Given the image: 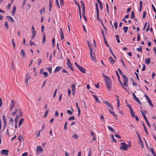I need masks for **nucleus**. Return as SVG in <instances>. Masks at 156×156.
Instances as JSON below:
<instances>
[{
  "label": "nucleus",
  "instance_id": "nucleus-63",
  "mask_svg": "<svg viewBox=\"0 0 156 156\" xmlns=\"http://www.w3.org/2000/svg\"><path fill=\"white\" fill-rule=\"evenodd\" d=\"M117 21H115L114 23V25L116 29H117Z\"/></svg>",
  "mask_w": 156,
  "mask_h": 156
},
{
  "label": "nucleus",
  "instance_id": "nucleus-54",
  "mask_svg": "<svg viewBox=\"0 0 156 156\" xmlns=\"http://www.w3.org/2000/svg\"><path fill=\"white\" fill-rule=\"evenodd\" d=\"M127 105L129 108V109L130 111H131L133 110V109L131 107L130 105L127 103Z\"/></svg>",
  "mask_w": 156,
  "mask_h": 156
},
{
  "label": "nucleus",
  "instance_id": "nucleus-3",
  "mask_svg": "<svg viewBox=\"0 0 156 156\" xmlns=\"http://www.w3.org/2000/svg\"><path fill=\"white\" fill-rule=\"evenodd\" d=\"M128 146L125 142H122L120 144V149L124 151H126L128 148Z\"/></svg>",
  "mask_w": 156,
  "mask_h": 156
},
{
  "label": "nucleus",
  "instance_id": "nucleus-6",
  "mask_svg": "<svg viewBox=\"0 0 156 156\" xmlns=\"http://www.w3.org/2000/svg\"><path fill=\"white\" fill-rule=\"evenodd\" d=\"M67 64L68 67L71 69L72 70H74V69L73 67V66L71 64L69 59L68 58H67Z\"/></svg>",
  "mask_w": 156,
  "mask_h": 156
},
{
  "label": "nucleus",
  "instance_id": "nucleus-16",
  "mask_svg": "<svg viewBox=\"0 0 156 156\" xmlns=\"http://www.w3.org/2000/svg\"><path fill=\"white\" fill-rule=\"evenodd\" d=\"M20 54L21 55L23 58H25V51L23 49H22L20 51Z\"/></svg>",
  "mask_w": 156,
  "mask_h": 156
},
{
  "label": "nucleus",
  "instance_id": "nucleus-61",
  "mask_svg": "<svg viewBox=\"0 0 156 156\" xmlns=\"http://www.w3.org/2000/svg\"><path fill=\"white\" fill-rule=\"evenodd\" d=\"M67 112L69 115H72L73 114L72 112L69 110H67Z\"/></svg>",
  "mask_w": 156,
  "mask_h": 156
},
{
  "label": "nucleus",
  "instance_id": "nucleus-62",
  "mask_svg": "<svg viewBox=\"0 0 156 156\" xmlns=\"http://www.w3.org/2000/svg\"><path fill=\"white\" fill-rule=\"evenodd\" d=\"M95 5H96V9L97 12H99V9H98V4L97 2H96L95 3Z\"/></svg>",
  "mask_w": 156,
  "mask_h": 156
},
{
  "label": "nucleus",
  "instance_id": "nucleus-31",
  "mask_svg": "<svg viewBox=\"0 0 156 156\" xmlns=\"http://www.w3.org/2000/svg\"><path fill=\"white\" fill-rule=\"evenodd\" d=\"M3 119L4 121V127L6 126V122L5 120V116L3 115Z\"/></svg>",
  "mask_w": 156,
  "mask_h": 156
},
{
  "label": "nucleus",
  "instance_id": "nucleus-29",
  "mask_svg": "<svg viewBox=\"0 0 156 156\" xmlns=\"http://www.w3.org/2000/svg\"><path fill=\"white\" fill-rule=\"evenodd\" d=\"M18 140L19 141H20L21 142H22V141L21 139H23V138L22 136L21 135V134H19V136L18 137Z\"/></svg>",
  "mask_w": 156,
  "mask_h": 156
},
{
  "label": "nucleus",
  "instance_id": "nucleus-20",
  "mask_svg": "<svg viewBox=\"0 0 156 156\" xmlns=\"http://www.w3.org/2000/svg\"><path fill=\"white\" fill-rule=\"evenodd\" d=\"M133 99L135 100L136 101L138 104H139L140 105H141V102H140V100H139V99L137 98L136 96Z\"/></svg>",
  "mask_w": 156,
  "mask_h": 156
},
{
  "label": "nucleus",
  "instance_id": "nucleus-10",
  "mask_svg": "<svg viewBox=\"0 0 156 156\" xmlns=\"http://www.w3.org/2000/svg\"><path fill=\"white\" fill-rule=\"evenodd\" d=\"M103 102L111 109H113L112 105L108 101H103Z\"/></svg>",
  "mask_w": 156,
  "mask_h": 156
},
{
  "label": "nucleus",
  "instance_id": "nucleus-53",
  "mask_svg": "<svg viewBox=\"0 0 156 156\" xmlns=\"http://www.w3.org/2000/svg\"><path fill=\"white\" fill-rule=\"evenodd\" d=\"M150 150L153 154H155L154 152L153 148L151 147L150 146Z\"/></svg>",
  "mask_w": 156,
  "mask_h": 156
},
{
  "label": "nucleus",
  "instance_id": "nucleus-7",
  "mask_svg": "<svg viewBox=\"0 0 156 156\" xmlns=\"http://www.w3.org/2000/svg\"><path fill=\"white\" fill-rule=\"evenodd\" d=\"M140 112H141V113L142 114V115H143V116L144 117L148 126L149 127H150V125L149 123V122H148V120H147V119L146 116L145 115L144 113L143 112V111L142 110L140 111Z\"/></svg>",
  "mask_w": 156,
  "mask_h": 156
},
{
  "label": "nucleus",
  "instance_id": "nucleus-39",
  "mask_svg": "<svg viewBox=\"0 0 156 156\" xmlns=\"http://www.w3.org/2000/svg\"><path fill=\"white\" fill-rule=\"evenodd\" d=\"M110 136L112 139V141L114 142H116V140L114 138V136L112 135H111Z\"/></svg>",
  "mask_w": 156,
  "mask_h": 156
},
{
  "label": "nucleus",
  "instance_id": "nucleus-24",
  "mask_svg": "<svg viewBox=\"0 0 156 156\" xmlns=\"http://www.w3.org/2000/svg\"><path fill=\"white\" fill-rule=\"evenodd\" d=\"M92 95L94 98L95 99V101L98 103H100V101L98 99V98L95 95L93 94Z\"/></svg>",
  "mask_w": 156,
  "mask_h": 156
},
{
  "label": "nucleus",
  "instance_id": "nucleus-11",
  "mask_svg": "<svg viewBox=\"0 0 156 156\" xmlns=\"http://www.w3.org/2000/svg\"><path fill=\"white\" fill-rule=\"evenodd\" d=\"M115 73H116V74L118 77V80H119V82L120 83V84L121 85V86H122V82L121 81L120 79V76H119V73L118 72V71L116 70L115 71Z\"/></svg>",
  "mask_w": 156,
  "mask_h": 156
},
{
  "label": "nucleus",
  "instance_id": "nucleus-2",
  "mask_svg": "<svg viewBox=\"0 0 156 156\" xmlns=\"http://www.w3.org/2000/svg\"><path fill=\"white\" fill-rule=\"evenodd\" d=\"M122 77L123 80V85L126 87H127L128 86V79L125 75H123Z\"/></svg>",
  "mask_w": 156,
  "mask_h": 156
},
{
  "label": "nucleus",
  "instance_id": "nucleus-56",
  "mask_svg": "<svg viewBox=\"0 0 156 156\" xmlns=\"http://www.w3.org/2000/svg\"><path fill=\"white\" fill-rule=\"evenodd\" d=\"M110 113L112 114L115 118H117V115H115V113L113 112L112 111V112H110Z\"/></svg>",
  "mask_w": 156,
  "mask_h": 156
},
{
  "label": "nucleus",
  "instance_id": "nucleus-17",
  "mask_svg": "<svg viewBox=\"0 0 156 156\" xmlns=\"http://www.w3.org/2000/svg\"><path fill=\"white\" fill-rule=\"evenodd\" d=\"M10 118V120L9 121V124L11 126H13V120L12 118Z\"/></svg>",
  "mask_w": 156,
  "mask_h": 156
},
{
  "label": "nucleus",
  "instance_id": "nucleus-52",
  "mask_svg": "<svg viewBox=\"0 0 156 156\" xmlns=\"http://www.w3.org/2000/svg\"><path fill=\"white\" fill-rule=\"evenodd\" d=\"M115 37L117 39V42L119 43L120 42V41L119 39V36L118 35H116L115 36Z\"/></svg>",
  "mask_w": 156,
  "mask_h": 156
},
{
  "label": "nucleus",
  "instance_id": "nucleus-22",
  "mask_svg": "<svg viewBox=\"0 0 156 156\" xmlns=\"http://www.w3.org/2000/svg\"><path fill=\"white\" fill-rule=\"evenodd\" d=\"M16 10V7L15 5H14L13 8L12 10V12H11L12 15H13V16L14 15Z\"/></svg>",
  "mask_w": 156,
  "mask_h": 156
},
{
  "label": "nucleus",
  "instance_id": "nucleus-8",
  "mask_svg": "<svg viewBox=\"0 0 156 156\" xmlns=\"http://www.w3.org/2000/svg\"><path fill=\"white\" fill-rule=\"evenodd\" d=\"M15 104V101L13 100H12L10 105V110L11 111L14 108Z\"/></svg>",
  "mask_w": 156,
  "mask_h": 156
},
{
  "label": "nucleus",
  "instance_id": "nucleus-30",
  "mask_svg": "<svg viewBox=\"0 0 156 156\" xmlns=\"http://www.w3.org/2000/svg\"><path fill=\"white\" fill-rule=\"evenodd\" d=\"M139 143L140 144L141 147L143 148L144 147V144L141 139L139 140Z\"/></svg>",
  "mask_w": 156,
  "mask_h": 156
},
{
  "label": "nucleus",
  "instance_id": "nucleus-38",
  "mask_svg": "<svg viewBox=\"0 0 156 156\" xmlns=\"http://www.w3.org/2000/svg\"><path fill=\"white\" fill-rule=\"evenodd\" d=\"M87 43L88 44V45L89 48L90 49V50H92V49L91 46V44H90V42L88 41H87Z\"/></svg>",
  "mask_w": 156,
  "mask_h": 156
},
{
  "label": "nucleus",
  "instance_id": "nucleus-32",
  "mask_svg": "<svg viewBox=\"0 0 156 156\" xmlns=\"http://www.w3.org/2000/svg\"><path fill=\"white\" fill-rule=\"evenodd\" d=\"M3 119L4 121V127L6 126V122L5 120V116L3 115Z\"/></svg>",
  "mask_w": 156,
  "mask_h": 156
},
{
  "label": "nucleus",
  "instance_id": "nucleus-48",
  "mask_svg": "<svg viewBox=\"0 0 156 156\" xmlns=\"http://www.w3.org/2000/svg\"><path fill=\"white\" fill-rule=\"evenodd\" d=\"M135 17L134 12L133 11L131 12V18L132 19H133Z\"/></svg>",
  "mask_w": 156,
  "mask_h": 156
},
{
  "label": "nucleus",
  "instance_id": "nucleus-36",
  "mask_svg": "<svg viewBox=\"0 0 156 156\" xmlns=\"http://www.w3.org/2000/svg\"><path fill=\"white\" fill-rule=\"evenodd\" d=\"M4 26L6 28V29L8 30L9 28V26L8 24V22L7 21H6L4 23Z\"/></svg>",
  "mask_w": 156,
  "mask_h": 156
},
{
  "label": "nucleus",
  "instance_id": "nucleus-34",
  "mask_svg": "<svg viewBox=\"0 0 156 156\" xmlns=\"http://www.w3.org/2000/svg\"><path fill=\"white\" fill-rule=\"evenodd\" d=\"M72 92H74V91H75V85L74 84H73L72 85Z\"/></svg>",
  "mask_w": 156,
  "mask_h": 156
},
{
  "label": "nucleus",
  "instance_id": "nucleus-27",
  "mask_svg": "<svg viewBox=\"0 0 156 156\" xmlns=\"http://www.w3.org/2000/svg\"><path fill=\"white\" fill-rule=\"evenodd\" d=\"M6 17L9 19V21H11L12 23L13 22L14 20L11 16H7Z\"/></svg>",
  "mask_w": 156,
  "mask_h": 156
},
{
  "label": "nucleus",
  "instance_id": "nucleus-43",
  "mask_svg": "<svg viewBox=\"0 0 156 156\" xmlns=\"http://www.w3.org/2000/svg\"><path fill=\"white\" fill-rule=\"evenodd\" d=\"M36 34V32H32V36L31 37V38L33 39L34 38L35 35Z\"/></svg>",
  "mask_w": 156,
  "mask_h": 156
},
{
  "label": "nucleus",
  "instance_id": "nucleus-26",
  "mask_svg": "<svg viewBox=\"0 0 156 156\" xmlns=\"http://www.w3.org/2000/svg\"><path fill=\"white\" fill-rule=\"evenodd\" d=\"M150 62V58H148L145 59V63L146 64H149Z\"/></svg>",
  "mask_w": 156,
  "mask_h": 156
},
{
  "label": "nucleus",
  "instance_id": "nucleus-1",
  "mask_svg": "<svg viewBox=\"0 0 156 156\" xmlns=\"http://www.w3.org/2000/svg\"><path fill=\"white\" fill-rule=\"evenodd\" d=\"M105 78L104 79V80L107 86V88L108 90H110L112 83L111 80L108 76H105Z\"/></svg>",
  "mask_w": 156,
  "mask_h": 156
},
{
  "label": "nucleus",
  "instance_id": "nucleus-37",
  "mask_svg": "<svg viewBox=\"0 0 156 156\" xmlns=\"http://www.w3.org/2000/svg\"><path fill=\"white\" fill-rule=\"evenodd\" d=\"M49 112V110L48 109H47L46 112H45L44 114L43 115V117L44 118H46L47 115L48 113Z\"/></svg>",
  "mask_w": 156,
  "mask_h": 156
},
{
  "label": "nucleus",
  "instance_id": "nucleus-5",
  "mask_svg": "<svg viewBox=\"0 0 156 156\" xmlns=\"http://www.w3.org/2000/svg\"><path fill=\"white\" fill-rule=\"evenodd\" d=\"M43 151V149H42L41 146H39L37 147L36 151L37 154H41V152H42Z\"/></svg>",
  "mask_w": 156,
  "mask_h": 156
},
{
  "label": "nucleus",
  "instance_id": "nucleus-46",
  "mask_svg": "<svg viewBox=\"0 0 156 156\" xmlns=\"http://www.w3.org/2000/svg\"><path fill=\"white\" fill-rule=\"evenodd\" d=\"M108 129L110 131H112L114 132H115L114 130L113 129V128L112 127H111L110 126H108Z\"/></svg>",
  "mask_w": 156,
  "mask_h": 156
},
{
  "label": "nucleus",
  "instance_id": "nucleus-44",
  "mask_svg": "<svg viewBox=\"0 0 156 156\" xmlns=\"http://www.w3.org/2000/svg\"><path fill=\"white\" fill-rule=\"evenodd\" d=\"M55 0V2L56 4V5L58 7V8H60V6L58 2V0Z\"/></svg>",
  "mask_w": 156,
  "mask_h": 156
},
{
  "label": "nucleus",
  "instance_id": "nucleus-13",
  "mask_svg": "<svg viewBox=\"0 0 156 156\" xmlns=\"http://www.w3.org/2000/svg\"><path fill=\"white\" fill-rule=\"evenodd\" d=\"M2 152L1 153L2 154H5L6 155H8V152H9V150L8 149L6 150H2Z\"/></svg>",
  "mask_w": 156,
  "mask_h": 156
},
{
  "label": "nucleus",
  "instance_id": "nucleus-4",
  "mask_svg": "<svg viewBox=\"0 0 156 156\" xmlns=\"http://www.w3.org/2000/svg\"><path fill=\"white\" fill-rule=\"evenodd\" d=\"M93 50H90V55L91 59L94 61L95 62H96V60L95 57V55L94 53H92Z\"/></svg>",
  "mask_w": 156,
  "mask_h": 156
},
{
  "label": "nucleus",
  "instance_id": "nucleus-51",
  "mask_svg": "<svg viewBox=\"0 0 156 156\" xmlns=\"http://www.w3.org/2000/svg\"><path fill=\"white\" fill-rule=\"evenodd\" d=\"M47 69L48 71L51 74V73L52 68L51 67H48L47 68Z\"/></svg>",
  "mask_w": 156,
  "mask_h": 156
},
{
  "label": "nucleus",
  "instance_id": "nucleus-23",
  "mask_svg": "<svg viewBox=\"0 0 156 156\" xmlns=\"http://www.w3.org/2000/svg\"><path fill=\"white\" fill-rule=\"evenodd\" d=\"M24 119L23 118H21L19 122V127L22 124L23 121Z\"/></svg>",
  "mask_w": 156,
  "mask_h": 156
},
{
  "label": "nucleus",
  "instance_id": "nucleus-40",
  "mask_svg": "<svg viewBox=\"0 0 156 156\" xmlns=\"http://www.w3.org/2000/svg\"><path fill=\"white\" fill-rule=\"evenodd\" d=\"M52 7V5L51 3V0H49V11H51V9Z\"/></svg>",
  "mask_w": 156,
  "mask_h": 156
},
{
  "label": "nucleus",
  "instance_id": "nucleus-41",
  "mask_svg": "<svg viewBox=\"0 0 156 156\" xmlns=\"http://www.w3.org/2000/svg\"><path fill=\"white\" fill-rule=\"evenodd\" d=\"M130 113L131 116L133 118H134L135 116V113L133 111V110H132L131 111H130Z\"/></svg>",
  "mask_w": 156,
  "mask_h": 156
},
{
  "label": "nucleus",
  "instance_id": "nucleus-57",
  "mask_svg": "<svg viewBox=\"0 0 156 156\" xmlns=\"http://www.w3.org/2000/svg\"><path fill=\"white\" fill-rule=\"evenodd\" d=\"M18 111L17 108L12 113V114L13 115H15L16 113L18 112Z\"/></svg>",
  "mask_w": 156,
  "mask_h": 156
},
{
  "label": "nucleus",
  "instance_id": "nucleus-45",
  "mask_svg": "<svg viewBox=\"0 0 156 156\" xmlns=\"http://www.w3.org/2000/svg\"><path fill=\"white\" fill-rule=\"evenodd\" d=\"M43 74L44 75V77H47L48 76V73L47 72H44L43 73Z\"/></svg>",
  "mask_w": 156,
  "mask_h": 156
},
{
  "label": "nucleus",
  "instance_id": "nucleus-9",
  "mask_svg": "<svg viewBox=\"0 0 156 156\" xmlns=\"http://www.w3.org/2000/svg\"><path fill=\"white\" fill-rule=\"evenodd\" d=\"M31 78V77L29 75L28 73H27L25 76V81L27 84L28 81Z\"/></svg>",
  "mask_w": 156,
  "mask_h": 156
},
{
  "label": "nucleus",
  "instance_id": "nucleus-18",
  "mask_svg": "<svg viewBox=\"0 0 156 156\" xmlns=\"http://www.w3.org/2000/svg\"><path fill=\"white\" fill-rule=\"evenodd\" d=\"M80 2L82 8V11H85V5L84 2L82 1H81Z\"/></svg>",
  "mask_w": 156,
  "mask_h": 156
},
{
  "label": "nucleus",
  "instance_id": "nucleus-60",
  "mask_svg": "<svg viewBox=\"0 0 156 156\" xmlns=\"http://www.w3.org/2000/svg\"><path fill=\"white\" fill-rule=\"evenodd\" d=\"M73 137L76 139H78V136L77 134H75L73 135Z\"/></svg>",
  "mask_w": 156,
  "mask_h": 156
},
{
  "label": "nucleus",
  "instance_id": "nucleus-35",
  "mask_svg": "<svg viewBox=\"0 0 156 156\" xmlns=\"http://www.w3.org/2000/svg\"><path fill=\"white\" fill-rule=\"evenodd\" d=\"M128 29V27H124L123 28V30L125 33H126Z\"/></svg>",
  "mask_w": 156,
  "mask_h": 156
},
{
  "label": "nucleus",
  "instance_id": "nucleus-64",
  "mask_svg": "<svg viewBox=\"0 0 156 156\" xmlns=\"http://www.w3.org/2000/svg\"><path fill=\"white\" fill-rule=\"evenodd\" d=\"M44 25H42L41 26V31L42 33H44Z\"/></svg>",
  "mask_w": 156,
  "mask_h": 156
},
{
  "label": "nucleus",
  "instance_id": "nucleus-15",
  "mask_svg": "<svg viewBox=\"0 0 156 156\" xmlns=\"http://www.w3.org/2000/svg\"><path fill=\"white\" fill-rule=\"evenodd\" d=\"M97 17L98 20L99 21H100L101 24H103V22L102 20L99 17V12H97Z\"/></svg>",
  "mask_w": 156,
  "mask_h": 156
},
{
  "label": "nucleus",
  "instance_id": "nucleus-55",
  "mask_svg": "<svg viewBox=\"0 0 156 156\" xmlns=\"http://www.w3.org/2000/svg\"><path fill=\"white\" fill-rule=\"evenodd\" d=\"M41 132V131H37L36 132V135L37 136V137H38L40 136V133Z\"/></svg>",
  "mask_w": 156,
  "mask_h": 156
},
{
  "label": "nucleus",
  "instance_id": "nucleus-59",
  "mask_svg": "<svg viewBox=\"0 0 156 156\" xmlns=\"http://www.w3.org/2000/svg\"><path fill=\"white\" fill-rule=\"evenodd\" d=\"M135 132L136 133V134H137V136L138 137V139H139V140H141V138H140V135L139 134V133L137 132V131H135Z\"/></svg>",
  "mask_w": 156,
  "mask_h": 156
},
{
  "label": "nucleus",
  "instance_id": "nucleus-28",
  "mask_svg": "<svg viewBox=\"0 0 156 156\" xmlns=\"http://www.w3.org/2000/svg\"><path fill=\"white\" fill-rule=\"evenodd\" d=\"M85 11H82V16L83 18L84 19L85 21H86L87 20V18L85 16Z\"/></svg>",
  "mask_w": 156,
  "mask_h": 156
},
{
  "label": "nucleus",
  "instance_id": "nucleus-50",
  "mask_svg": "<svg viewBox=\"0 0 156 156\" xmlns=\"http://www.w3.org/2000/svg\"><path fill=\"white\" fill-rule=\"evenodd\" d=\"M142 48L141 47V46H140L139 48H136V49L138 51H140L141 52H142Z\"/></svg>",
  "mask_w": 156,
  "mask_h": 156
},
{
  "label": "nucleus",
  "instance_id": "nucleus-21",
  "mask_svg": "<svg viewBox=\"0 0 156 156\" xmlns=\"http://www.w3.org/2000/svg\"><path fill=\"white\" fill-rule=\"evenodd\" d=\"M62 69V67L59 66H58L55 69V73H56L59 71L60 70Z\"/></svg>",
  "mask_w": 156,
  "mask_h": 156
},
{
  "label": "nucleus",
  "instance_id": "nucleus-19",
  "mask_svg": "<svg viewBox=\"0 0 156 156\" xmlns=\"http://www.w3.org/2000/svg\"><path fill=\"white\" fill-rule=\"evenodd\" d=\"M60 29L61 31V32L60 33V34L61 37V40H62L64 38V35L62 28H60Z\"/></svg>",
  "mask_w": 156,
  "mask_h": 156
},
{
  "label": "nucleus",
  "instance_id": "nucleus-33",
  "mask_svg": "<svg viewBox=\"0 0 156 156\" xmlns=\"http://www.w3.org/2000/svg\"><path fill=\"white\" fill-rule=\"evenodd\" d=\"M45 40H46L45 35V34H43V35L42 43H44L45 42Z\"/></svg>",
  "mask_w": 156,
  "mask_h": 156
},
{
  "label": "nucleus",
  "instance_id": "nucleus-12",
  "mask_svg": "<svg viewBox=\"0 0 156 156\" xmlns=\"http://www.w3.org/2000/svg\"><path fill=\"white\" fill-rule=\"evenodd\" d=\"M83 73H86V70L85 69L82 67L81 66H80L78 68Z\"/></svg>",
  "mask_w": 156,
  "mask_h": 156
},
{
  "label": "nucleus",
  "instance_id": "nucleus-49",
  "mask_svg": "<svg viewBox=\"0 0 156 156\" xmlns=\"http://www.w3.org/2000/svg\"><path fill=\"white\" fill-rule=\"evenodd\" d=\"M12 44L13 46V48H14V49H15L16 44H15V42L13 40V39H12Z\"/></svg>",
  "mask_w": 156,
  "mask_h": 156
},
{
  "label": "nucleus",
  "instance_id": "nucleus-47",
  "mask_svg": "<svg viewBox=\"0 0 156 156\" xmlns=\"http://www.w3.org/2000/svg\"><path fill=\"white\" fill-rule=\"evenodd\" d=\"M146 14H147V13H146V11H144L143 14V15L142 16V18L143 19H144L145 18V17Z\"/></svg>",
  "mask_w": 156,
  "mask_h": 156
},
{
  "label": "nucleus",
  "instance_id": "nucleus-14",
  "mask_svg": "<svg viewBox=\"0 0 156 156\" xmlns=\"http://www.w3.org/2000/svg\"><path fill=\"white\" fill-rule=\"evenodd\" d=\"M116 98V100H117V108L118 109L120 105V103H119V96L117 95H115Z\"/></svg>",
  "mask_w": 156,
  "mask_h": 156
},
{
  "label": "nucleus",
  "instance_id": "nucleus-25",
  "mask_svg": "<svg viewBox=\"0 0 156 156\" xmlns=\"http://www.w3.org/2000/svg\"><path fill=\"white\" fill-rule=\"evenodd\" d=\"M109 59L110 62L112 64H113L115 62V60H114L113 58L111 57H109Z\"/></svg>",
  "mask_w": 156,
  "mask_h": 156
},
{
  "label": "nucleus",
  "instance_id": "nucleus-42",
  "mask_svg": "<svg viewBox=\"0 0 156 156\" xmlns=\"http://www.w3.org/2000/svg\"><path fill=\"white\" fill-rule=\"evenodd\" d=\"M75 119V117L74 116H72L69 117V119L68 120H73Z\"/></svg>",
  "mask_w": 156,
  "mask_h": 156
},
{
  "label": "nucleus",
  "instance_id": "nucleus-58",
  "mask_svg": "<svg viewBox=\"0 0 156 156\" xmlns=\"http://www.w3.org/2000/svg\"><path fill=\"white\" fill-rule=\"evenodd\" d=\"M118 71H119L120 74V75H122V76L123 75H125L124 74H123L122 72V71L121 70V69L119 68L118 69Z\"/></svg>",
  "mask_w": 156,
  "mask_h": 156
}]
</instances>
